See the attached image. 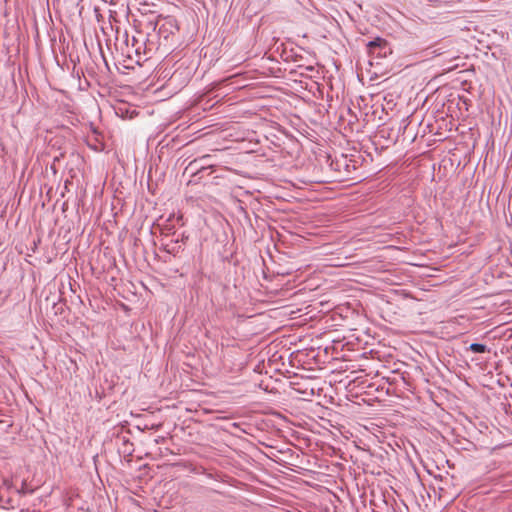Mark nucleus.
<instances>
[{
    "mask_svg": "<svg viewBox=\"0 0 512 512\" xmlns=\"http://www.w3.org/2000/svg\"><path fill=\"white\" fill-rule=\"evenodd\" d=\"M158 27L157 36L159 38V46H168L170 40L175 36L179 30L177 21L174 18H165L161 24H156Z\"/></svg>",
    "mask_w": 512,
    "mask_h": 512,
    "instance_id": "1",
    "label": "nucleus"
},
{
    "mask_svg": "<svg viewBox=\"0 0 512 512\" xmlns=\"http://www.w3.org/2000/svg\"><path fill=\"white\" fill-rule=\"evenodd\" d=\"M367 48L370 54H377L381 57H385L387 53H391L388 42L381 37H376L369 41Z\"/></svg>",
    "mask_w": 512,
    "mask_h": 512,
    "instance_id": "2",
    "label": "nucleus"
},
{
    "mask_svg": "<svg viewBox=\"0 0 512 512\" xmlns=\"http://www.w3.org/2000/svg\"><path fill=\"white\" fill-rule=\"evenodd\" d=\"M470 351H472L473 353H485V352H489V349L487 348L486 345L484 344H481V343H472L469 348H468Z\"/></svg>",
    "mask_w": 512,
    "mask_h": 512,
    "instance_id": "3",
    "label": "nucleus"
},
{
    "mask_svg": "<svg viewBox=\"0 0 512 512\" xmlns=\"http://www.w3.org/2000/svg\"><path fill=\"white\" fill-rule=\"evenodd\" d=\"M177 244V241L173 244H166L165 245V250L170 253V254H176L179 250V246L176 245Z\"/></svg>",
    "mask_w": 512,
    "mask_h": 512,
    "instance_id": "4",
    "label": "nucleus"
},
{
    "mask_svg": "<svg viewBox=\"0 0 512 512\" xmlns=\"http://www.w3.org/2000/svg\"><path fill=\"white\" fill-rule=\"evenodd\" d=\"M157 48L158 47L155 46V43L152 40H148V43H145L144 53L146 54L147 52H151L152 50L157 49Z\"/></svg>",
    "mask_w": 512,
    "mask_h": 512,
    "instance_id": "5",
    "label": "nucleus"
},
{
    "mask_svg": "<svg viewBox=\"0 0 512 512\" xmlns=\"http://www.w3.org/2000/svg\"><path fill=\"white\" fill-rule=\"evenodd\" d=\"M210 157H211L210 155H204L199 160L200 161H205V160L209 159Z\"/></svg>",
    "mask_w": 512,
    "mask_h": 512,
    "instance_id": "6",
    "label": "nucleus"
},
{
    "mask_svg": "<svg viewBox=\"0 0 512 512\" xmlns=\"http://www.w3.org/2000/svg\"><path fill=\"white\" fill-rule=\"evenodd\" d=\"M197 162H198V160H194L193 162H191V163L189 164V167H190V168H193L194 166H196Z\"/></svg>",
    "mask_w": 512,
    "mask_h": 512,
    "instance_id": "7",
    "label": "nucleus"
},
{
    "mask_svg": "<svg viewBox=\"0 0 512 512\" xmlns=\"http://www.w3.org/2000/svg\"><path fill=\"white\" fill-rule=\"evenodd\" d=\"M195 169L197 170V172H200L201 170H205V169H207V168H206V167H204V166H201V168H197V167H195Z\"/></svg>",
    "mask_w": 512,
    "mask_h": 512,
    "instance_id": "8",
    "label": "nucleus"
},
{
    "mask_svg": "<svg viewBox=\"0 0 512 512\" xmlns=\"http://www.w3.org/2000/svg\"><path fill=\"white\" fill-rule=\"evenodd\" d=\"M139 50H140V47H136L135 52H136L137 54H140Z\"/></svg>",
    "mask_w": 512,
    "mask_h": 512,
    "instance_id": "9",
    "label": "nucleus"
},
{
    "mask_svg": "<svg viewBox=\"0 0 512 512\" xmlns=\"http://www.w3.org/2000/svg\"><path fill=\"white\" fill-rule=\"evenodd\" d=\"M132 40H133V44H134V43H138V40H136V38H134V37H133V39H132Z\"/></svg>",
    "mask_w": 512,
    "mask_h": 512,
    "instance_id": "10",
    "label": "nucleus"
},
{
    "mask_svg": "<svg viewBox=\"0 0 512 512\" xmlns=\"http://www.w3.org/2000/svg\"><path fill=\"white\" fill-rule=\"evenodd\" d=\"M176 77V72L172 74L171 78L174 79Z\"/></svg>",
    "mask_w": 512,
    "mask_h": 512,
    "instance_id": "11",
    "label": "nucleus"
},
{
    "mask_svg": "<svg viewBox=\"0 0 512 512\" xmlns=\"http://www.w3.org/2000/svg\"><path fill=\"white\" fill-rule=\"evenodd\" d=\"M182 219V216L177 217V221H180Z\"/></svg>",
    "mask_w": 512,
    "mask_h": 512,
    "instance_id": "12",
    "label": "nucleus"
}]
</instances>
